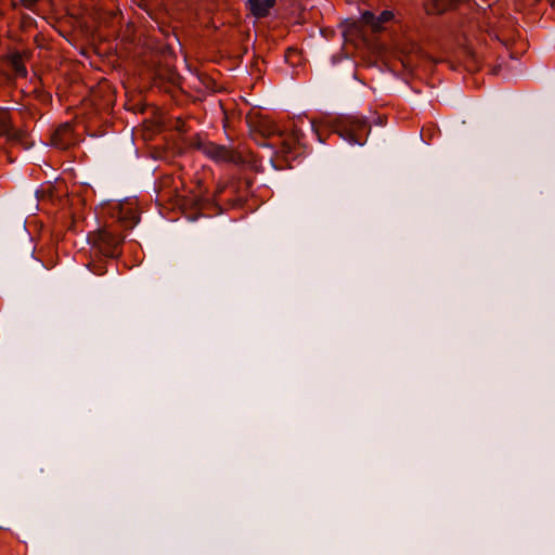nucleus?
<instances>
[{"label": "nucleus", "instance_id": "1", "mask_svg": "<svg viewBox=\"0 0 555 555\" xmlns=\"http://www.w3.org/2000/svg\"><path fill=\"white\" fill-rule=\"evenodd\" d=\"M125 236L112 229H101L89 233L88 242L99 254L115 258L121 254V244Z\"/></svg>", "mask_w": 555, "mask_h": 555}, {"label": "nucleus", "instance_id": "2", "mask_svg": "<svg viewBox=\"0 0 555 555\" xmlns=\"http://www.w3.org/2000/svg\"><path fill=\"white\" fill-rule=\"evenodd\" d=\"M335 131L349 144L363 145L366 141L370 127L357 117H344L338 120Z\"/></svg>", "mask_w": 555, "mask_h": 555}, {"label": "nucleus", "instance_id": "3", "mask_svg": "<svg viewBox=\"0 0 555 555\" xmlns=\"http://www.w3.org/2000/svg\"><path fill=\"white\" fill-rule=\"evenodd\" d=\"M275 142H278L275 147H279V152L284 155L300 154V150L308 146L304 132V121L295 122L287 134L282 131V137L278 138Z\"/></svg>", "mask_w": 555, "mask_h": 555}, {"label": "nucleus", "instance_id": "4", "mask_svg": "<svg viewBox=\"0 0 555 555\" xmlns=\"http://www.w3.org/2000/svg\"><path fill=\"white\" fill-rule=\"evenodd\" d=\"M111 216L119 222L122 229H132L140 221L137 201L128 198L113 205Z\"/></svg>", "mask_w": 555, "mask_h": 555}, {"label": "nucleus", "instance_id": "5", "mask_svg": "<svg viewBox=\"0 0 555 555\" xmlns=\"http://www.w3.org/2000/svg\"><path fill=\"white\" fill-rule=\"evenodd\" d=\"M251 131L259 133L261 137L267 138L270 141V146H276L278 138L282 137V130L276 125V122L269 117H260L255 121L250 122Z\"/></svg>", "mask_w": 555, "mask_h": 555}, {"label": "nucleus", "instance_id": "6", "mask_svg": "<svg viewBox=\"0 0 555 555\" xmlns=\"http://www.w3.org/2000/svg\"><path fill=\"white\" fill-rule=\"evenodd\" d=\"M395 18V13L390 10H384L379 15L371 11L361 13L360 22L371 28L373 33H380L385 29V24Z\"/></svg>", "mask_w": 555, "mask_h": 555}, {"label": "nucleus", "instance_id": "7", "mask_svg": "<svg viewBox=\"0 0 555 555\" xmlns=\"http://www.w3.org/2000/svg\"><path fill=\"white\" fill-rule=\"evenodd\" d=\"M247 8L256 18H263L270 14L271 9L276 4V0H247Z\"/></svg>", "mask_w": 555, "mask_h": 555}, {"label": "nucleus", "instance_id": "8", "mask_svg": "<svg viewBox=\"0 0 555 555\" xmlns=\"http://www.w3.org/2000/svg\"><path fill=\"white\" fill-rule=\"evenodd\" d=\"M72 141L73 127L69 124L60 126L52 137V143L59 149H66Z\"/></svg>", "mask_w": 555, "mask_h": 555}, {"label": "nucleus", "instance_id": "9", "mask_svg": "<svg viewBox=\"0 0 555 555\" xmlns=\"http://www.w3.org/2000/svg\"><path fill=\"white\" fill-rule=\"evenodd\" d=\"M207 153L216 162L235 163L237 159V155L233 150L222 145H211Z\"/></svg>", "mask_w": 555, "mask_h": 555}, {"label": "nucleus", "instance_id": "10", "mask_svg": "<svg viewBox=\"0 0 555 555\" xmlns=\"http://www.w3.org/2000/svg\"><path fill=\"white\" fill-rule=\"evenodd\" d=\"M9 63L17 77H26L27 69L23 55L18 52L9 55Z\"/></svg>", "mask_w": 555, "mask_h": 555}, {"label": "nucleus", "instance_id": "11", "mask_svg": "<svg viewBox=\"0 0 555 555\" xmlns=\"http://www.w3.org/2000/svg\"><path fill=\"white\" fill-rule=\"evenodd\" d=\"M12 132V118L9 109L0 107V137L10 135Z\"/></svg>", "mask_w": 555, "mask_h": 555}, {"label": "nucleus", "instance_id": "12", "mask_svg": "<svg viewBox=\"0 0 555 555\" xmlns=\"http://www.w3.org/2000/svg\"><path fill=\"white\" fill-rule=\"evenodd\" d=\"M311 133L313 135H315V138L318 139L319 142H323V140L321 139L320 134H319V130L317 128V124L314 121H310L309 125H308Z\"/></svg>", "mask_w": 555, "mask_h": 555}, {"label": "nucleus", "instance_id": "13", "mask_svg": "<svg viewBox=\"0 0 555 555\" xmlns=\"http://www.w3.org/2000/svg\"><path fill=\"white\" fill-rule=\"evenodd\" d=\"M22 4L27 9H33L39 0H21Z\"/></svg>", "mask_w": 555, "mask_h": 555}, {"label": "nucleus", "instance_id": "14", "mask_svg": "<svg viewBox=\"0 0 555 555\" xmlns=\"http://www.w3.org/2000/svg\"><path fill=\"white\" fill-rule=\"evenodd\" d=\"M551 5L555 10V0H551Z\"/></svg>", "mask_w": 555, "mask_h": 555}]
</instances>
